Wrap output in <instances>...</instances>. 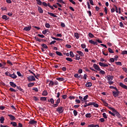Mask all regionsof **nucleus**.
<instances>
[{
    "mask_svg": "<svg viewBox=\"0 0 127 127\" xmlns=\"http://www.w3.org/2000/svg\"><path fill=\"white\" fill-rule=\"evenodd\" d=\"M108 108L109 110H111V111H112L113 113H114L113 117H117L118 119H122V118H123V116H122L115 108L111 107H108Z\"/></svg>",
    "mask_w": 127,
    "mask_h": 127,
    "instance_id": "1",
    "label": "nucleus"
},
{
    "mask_svg": "<svg viewBox=\"0 0 127 127\" xmlns=\"http://www.w3.org/2000/svg\"><path fill=\"white\" fill-rule=\"evenodd\" d=\"M56 112H58L59 114H63V113H64V108L62 106L59 107L56 109Z\"/></svg>",
    "mask_w": 127,
    "mask_h": 127,
    "instance_id": "2",
    "label": "nucleus"
},
{
    "mask_svg": "<svg viewBox=\"0 0 127 127\" xmlns=\"http://www.w3.org/2000/svg\"><path fill=\"white\" fill-rule=\"evenodd\" d=\"M112 94L114 98H118V97H119V95L120 94V91H119V90L117 89L116 91H112Z\"/></svg>",
    "mask_w": 127,
    "mask_h": 127,
    "instance_id": "3",
    "label": "nucleus"
},
{
    "mask_svg": "<svg viewBox=\"0 0 127 127\" xmlns=\"http://www.w3.org/2000/svg\"><path fill=\"white\" fill-rule=\"evenodd\" d=\"M60 101H61L60 98H58L56 102V104H54L53 105V108H57V107H58V106H59V104H60Z\"/></svg>",
    "mask_w": 127,
    "mask_h": 127,
    "instance_id": "4",
    "label": "nucleus"
},
{
    "mask_svg": "<svg viewBox=\"0 0 127 127\" xmlns=\"http://www.w3.org/2000/svg\"><path fill=\"white\" fill-rule=\"evenodd\" d=\"M27 78L29 82H33V81H35L36 80L35 77H34L33 75H30L27 77Z\"/></svg>",
    "mask_w": 127,
    "mask_h": 127,
    "instance_id": "5",
    "label": "nucleus"
},
{
    "mask_svg": "<svg viewBox=\"0 0 127 127\" xmlns=\"http://www.w3.org/2000/svg\"><path fill=\"white\" fill-rule=\"evenodd\" d=\"M28 124L29 125H32V126H34V125L37 124V121L34 120V119H31Z\"/></svg>",
    "mask_w": 127,
    "mask_h": 127,
    "instance_id": "6",
    "label": "nucleus"
},
{
    "mask_svg": "<svg viewBox=\"0 0 127 127\" xmlns=\"http://www.w3.org/2000/svg\"><path fill=\"white\" fill-rule=\"evenodd\" d=\"M119 86L123 88V89H125V90H127V86L123 83V82H120Z\"/></svg>",
    "mask_w": 127,
    "mask_h": 127,
    "instance_id": "7",
    "label": "nucleus"
},
{
    "mask_svg": "<svg viewBox=\"0 0 127 127\" xmlns=\"http://www.w3.org/2000/svg\"><path fill=\"white\" fill-rule=\"evenodd\" d=\"M107 80H108V81H112L114 80V76H111L110 75H108L107 76Z\"/></svg>",
    "mask_w": 127,
    "mask_h": 127,
    "instance_id": "8",
    "label": "nucleus"
},
{
    "mask_svg": "<svg viewBox=\"0 0 127 127\" xmlns=\"http://www.w3.org/2000/svg\"><path fill=\"white\" fill-rule=\"evenodd\" d=\"M8 117H9V119L10 120V121H15V120H16L15 117H14L12 115L8 114Z\"/></svg>",
    "mask_w": 127,
    "mask_h": 127,
    "instance_id": "9",
    "label": "nucleus"
},
{
    "mask_svg": "<svg viewBox=\"0 0 127 127\" xmlns=\"http://www.w3.org/2000/svg\"><path fill=\"white\" fill-rule=\"evenodd\" d=\"M93 67L94 68V69H95V70H97V71H100V70H101L100 67L96 64H93Z\"/></svg>",
    "mask_w": 127,
    "mask_h": 127,
    "instance_id": "10",
    "label": "nucleus"
},
{
    "mask_svg": "<svg viewBox=\"0 0 127 127\" xmlns=\"http://www.w3.org/2000/svg\"><path fill=\"white\" fill-rule=\"evenodd\" d=\"M5 65H6V63L5 62H3L2 63H0V68H2V69L4 68Z\"/></svg>",
    "mask_w": 127,
    "mask_h": 127,
    "instance_id": "11",
    "label": "nucleus"
},
{
    "mask_svg": "<svg viewBox=\"0 0 127 127\" xmlns=\"http://www.w3.org/2000/svg\"><path fill=\"white\" fill-rule=\"evenodd\" d=\"M89 42L90 43V44H93V45H98V43L93 41V40H90Z\"/></svg>",
    "mask_w": 127,
    "mask_h": 127,
    "instance_id": "12",
    "label": "nucleus"
},
{
    "mask_svg": "<svg viewBox=\"0 0 127 127\" xmlns=\"http://www.w3.org/2000/svg\"><path fill=\"white\" fill-rule=\"evenodd\" d=\"M94 104H95V102H91L89 103L88 104H85V105H84L83 106V107H84V108H86V107H89V106H93V105H94Z\"/></svg>",
    "mask_w": 127,
    "mask_h": 127,
    "instance_id": "13",
    "label": "nucleus"
},
{
    "mask_svg": "<svg viewBox=\"0 0 127 127\" xmlns=\"http://www.w3.org/2000/svg\"><path fill=\"white\" fill-rule=\"evenodd\" d=\"M31 29V26H27L24 28L23 30H25V31H29Z\"/></svg>",
    "mask_w": 127,
    "mask_h": 127,
    "instance_id": "14",
    "label": "nucleus"
},
{
    "mask_svg": "<svg viewBox=\"0 0 127 127\" xmlns=\"http://www.w3.org/2000/svg\"><path fill=\"white\" fill-rule=\"evenodd\" d=\"M9 84H10V85H11V87H12L13 88H15V87H17L16 84L15 83H14V82H13L12 81H10L9 82Z\"/></svg>",
    "mask_w": 127,
    "mask_h": 127,
    "instance_id": "15",
    "label": "nucleus"
},
{
    "mask_svg": "<svg viewBox=\"0 0 127 127\" xmlns=\"http://www.w3.org/2000/svg\"><path fill=\"white\" fill-rule=\"evenodd\" d=\"M38 10L39 13H42L43 12V9L40 6H38Z\"/></svg>",
    "mask_w": 127,
    "mask_h": 127,
    "instance_id": "16",
    "label": "nucleus"
},
{
    "mask_svg": "<svg viewBox=\"0 0 127 127\" xmlns=\"http://www.w3.org/2000/svg\"><path fill=\"white\" fill-rule=\"evenodd\" d=\"M34 39H35L36 41H38V42H41L43 41V39H39L38 37H34Z\"/></svg>",
    "mask_w": 127,
    "mask_h": 127,
    "instance_id": "17",
    "label": "nucleus"
},
{
    "mask_svg": "<svg viewBox=\"0 0 127 127\" xmlns=\"http://www.w3.org/2000/svg\"><path fill=\"white\" fill-rule=\"evenodd\" d=\"M89 98V95H86L83 97V101H84L85 104H87V99Z\"/></svg>",
    "mask_w": 127,
    "mask_h": 127,
    "instance_id": "18",
    "label": "nucleus"
},
{
    "mask_svg": "<svg viewBox=\"0 0 127 127\" xmlns=\"http://www.w3.org/2000/svg\"><path fill=\"white\" fill-rule=\"evenodd\" d=\"M10 77L11 78H12V79H16V78H17V76H16V75L14 74V73H13L12 74H10Z\"/></svg>",
    "mask_w": 127,
    "mask_h": 127,
    "instance_id": "19",
    "label": "nucleus"
},
{
    "mask_svg": "<svg viewBox=\"0 0 127 127\" xmlns=\"http://www.w3.org/2000/svg\"><path fill=\"white\" fill-rule=\"evenodd\" d=\"M86 87H88V88H90V87H92V82H87L85 84Z\"/></svg>",
    "mask_w": 127,
    "mask_h": 127,
    "instance_id": "20",
    "label": "nucleus"
},
{
    "mask_svg": "<svg viewBox=\"0 0 127 127\" xmlns=\"http://www.w3.org/2000/svg\"><path fill=\"white\" fill-rule=\"evenodd\" d=\"M76 53H77V54H79V55H80V56H81V57H83V56H84V53H83V52L80 51H77Z\"/></svg>",
    "mask_w": 127,
    "mask_h": 127,
    "instance_id": "21",
    "label": "nucleus"
},
{
    "mask_svg": "<svg viewBox=\"0 0 127 127\" xmlns=\"http://www.w3.org/2000/svg\"><path fill=\"white\" fill-rule=\"evenodd\" d=\"M34 86V82H31L28 84V87L31 88V87H33Z\"/></svg>",
    "mask_w": 127,
    "mask_h": 127,
    "instance_id": "22",
    "label": "nucleus"
},
{
    "mask_svg": "<svg viewBox=\"0 0 127 127\" xmlns=\"http://www.w3.org/2000/svg\"><path fill=\"white\" fill-rule=\"evenodd\" d=\"M102 102L105 107H108V108H109V107H110V106H109V104L108 103H107V102H106V101L102 99Z\"/></svg>",
    "mask_w": 127,
    "mask_h": 127,
    "instance_id": "23",
    "label": "nucleus"
},
{
    "mask_svg": "<svg viewBox=\"0 0 127 127\" xmlns=\"http://www.w3.org/2000/svg\"><path fill=\"white\" fill-rule=\"evenodd\" d=\"M41 46L42 47H43V48H44L45 49H48V47L47 46V45L45 44H41Z\"/></svg>",
    "mask_w": 127,
    "mask_h": 127,
    "instance_id": "24",
    "label": "nucleus"
},
{
    "mask_svg": "<svg viewBox=\"0 0 127 127\" xmlns=\"http://www.w3.org/2000/svg\"><path fill=\"white\" fill-rule=\"evenodd\" d=\"M56 80L58 81H60V82H63L64 81V77H58L56 78Z\"/></svg>",
    "mask_w": 127,
    "mask_h": 127,
    "instance_id": "25",
    "label": "nucleus"
},
{
    "mask_svg": "<svg viewBox=\"0 0 127 127\" xmlns=\"http://www.w3.org/2000/svg\"><path fill=\"white\" fill-rule=\"evenodd\" d=\"M48 14H50V15H51V16H53V17H57V15H55V14L53 13H51L50 12H48Z\"/></svg>",
    "mask_w": 127,
    "mask_h": 127,
    "instance_id": "26",
    "label": "nucleus"
},
{
    "mask_svg": "<svg viewBox=\"0 0 127 127\" xmlns=\"http://www.w3.org/2000/svg\"><path fill=\"white\" fill-rule=\"evenodd\" d=\"M3 122H4V117H0V124H3Z\"/></svg>",
    "mask_w": 127,
    "mask_h": 127,
    "instance_id": "27",
    "label": "nucleus"
},
{
    "mask_svg": "<svg viewBox=\"0 0 127 127\" xmlns=\"http://www.w3.org/2000/svg\"><path fill=\"white\" fill-rule=\"evenodd\" d=\"M48 102L51 103V104L54 105V99H53V98H51L50 100H48Z\"/></svg>",
    "mask_w": 127,
    "mask_h": 127,
    "instance_id": "28",
    "label": "nucleus"
},
{
    "mask_svg": "<svg viewBox=\"0 0 127 127\" xmlns=\"http://www.w3.org/2000/svg\"><path fill=\"white\" fill-rule=\"evenodd\" d=\"M10 125H12V126L13 127H17V124H16V122H10Z\"/></svg>",
    "mask_w": 127,
    "mask_h": 127,
    "instance_id": "29",
    "label": "nucleus"
},
{
    "mask_svg": "<svg viewBox=\"0 0 127 127\" xmlns=\"http://www.w3.org/2000/svg\"><path fill=\"white\" fill-rule=\"evenodd\" d=\"M42 95V96H47L48 95V92H47V91L44 90L43 92Z\"/></svg>",
    "mask_w": 127,
    "mask_h": 127,
    "instance_id": "30",
    "label": "nucleus"
},
{
    "mask_svg": "<svg viewBox=\"0 0 127 127\" xmlns=\"http://www.w3.org/2000/svg\"><path fill=\"white\" fill-rule=\"evenodd\" d=\"M49 86L50 87H52V86H54V82H53V81L52 80H50Z\"/></svg>",
    "mask_w": 127,
    "mask_h": 127,
    "instance_id": "31",
    "label": "nucleus"
},
{
    "mask_svg": "<svg viewBox=\"0 0 127 127\" xmlns=\"http://www.w3.org/2000/svg\"><path fill=\"white\" fill-rule=\"evenodd\" d=\"M2 19H4L5 20H7V19H8V17H7V16H6V15H3V16H2Z\"/></svg>",
    "mask_w": 127,
    "mask_h": 127,
    "instance_id": "32",
    "label": "nucleus"
},
{
    "mask_svg": "<svg viewBox=\"0 0 127 127\" xmlns=\"http://www.w3.org/2000/svg\"><path fill=\"white\" fill-rule=\"evenodd\" d=\"M74 37H75V38H76L77 39H79V33H74Z\"/></svg>",
    "mask_w": 127,
    "mask_h": 127,
    "instance_id": "33",
    "label": "nucleus"
},
{
    "mask_svg": "<svg viewBox=\"0 0 127 127\" xmlns=\"http://www.w3.org/2000/svg\"><path fill=\"white\" fill-rule=\"evenodd\" d=\"M48 32V29H45L42 31V33L43 34H44V35H46Z\"/></svg>",
    "mask_w": 127,
    "mask_h": 127,
    "instance_id": "34",
    "label": "nucleus"
},
{
    "mask_svg": "<svg viewBox=\"0 0 127 127\" xmlns=\"http://www.w3.org/2000/svg\"><path fill=\"white\" fill-rule=\"evenodd\" d=\"M56 53L57 55H58L59 56H63V54H62L60 52L56 51Z\"/></svg>",
    "mask_w": 127,
    "mask_h": 127,
    "instance_id": "35",
    "label": "nucleus"
},
{
    "mask_svg": "<svg viewBox=\"0 0 127 127\" xmlns=\"http://www.w3.org/2000/svg\"><path fill=\"white\" fill-rule=\"evenodd\" d=\"M73 113L74 117H77V116L78 115V112L77 111V110H73Z\"/></svg>",
    "mask_w": 127,
    "mask_h": 127,
    "instance_id": "36",
    "label": "nucleus"
},
{
    "mask_svg": "<svg viewBox=\"0 0 127 127\" xmlns=\"http://www.w3.org/2000/svg\"><path fill=\"white\" fill-rule=\"evenodd\" d=\"M86 118H92V114L91 113H87L85 115Z\"/></svg>",
    "mask_w": 127,
    "mask_h": 127,
    "instance_id": "37",
    "label": "nucleus"
},
{
    "mask_svg": "<svg viewBox=\"0 0 127 127\" xmlns=\"http://www.w3.org/2000/svg\"><path fill=\"white\" fill-rule=\"evenodd\" d=\"M17 89H18L20 91L22 92L23 93H24V90L22 89L20 86H17Z\"/></svg>",
    "mask_w": 127,
    "mask_h": 127,
    "instance_id": "38",
    "label": "nucleus"
},
{
    "mask_svg": "<svg viewBox=\"0 0 127 127\" xmlns=\"http://www.w3.org/2000/svg\"><path fill=\"white\" fill-rule=\"evenodd\" d=\"M37 1V3L39 4V5H41L42 4V2L40 0H36Z\"/></svg>",
    "mask_w": 127,
    "mask_h": 127,
    "instance_id": "39",
    "label": "nucleus"
},
{
    "mask_svg": "<svg viewBox=\"0 0 127 127\" xmlns=\"http://www.w3.org/2000/svg\"><path fill=\"white\" fill-rule=\"evenodd\" d=\"M47 99L46 97H42L40 98V100L43 101L44 102H45L46 101H47Z\"/></svg>",
    "mask_w": 127,
    "mask_h": 127,
    "instance_id": "40",
    "label": "nucleus"
},
{
    "mask_svg": "<svg viewBox=\"0 0 127 127\" xmlns=\"http://www.w3.org/2000/svg\"><path fill=\"white\" fill-rule=\"evenodd\" d=\"M65 60H67V61H68L69 62H73V60L70 58H66Z\"/></svg>",
    "mask_w": 127,
    "mask_h": 127,
    "instance_id": "41",
    "label": "nucleus"
},
{
    "mask_svg": "<svg viewBox=\"0 0 127 127\" xmlns=\"http://www.w3.org/2000/svg\"><path fill=\"white\" fill-rule=\"evenodd\" d=\"M98 71H100L99 73L100 74H102V75H105V74H106V72H105V71L103 70H101V69L100 70H98Z\"/></svg>",
    "mask_w": 127,
    "mask_h": 127,
    "instance_id": "42",
    "label": "nucleus"
},
{
    "mask_svg": "<svg viewBox=\"0 0 127 127\" xmlns=\"http://www.w3.org/2000/svg\"><path fill=\"white\" fill-rule=\"evenodd\" d=\"M49 56H50V57H52V58H54V57H55V54H52V53H49Z\"/></svg>",
    "mask_w": 127,
    "mask_h": 127,
    "instance_id": "43",
    "label": "nucleus"
},
{
    "mask_svg": "<svg viewBox=\"0 0 127 127\" xmlns=\"http://www.w3.org/2000/svg\"><path fill=\"white\" fill-rule=\"evenodd\" d=\"M69 55L71 57H75V55H74V53L72 51L69 52Z\"/></svg>",
    "mask_w": 127,
    "mask_h": 127,
    "instance_id": "44",
    "label": "nucleus"
},
{
    "mask_svg": "<svg viewBox=\"0 0 127 127\" xmlns=\"http://www.w3.org/2000/svg\"><path fill=\"white\" fill-rule=\"evenodd\" d=\"M109 88L110 89H114V90H115L116 91H118V88L114 86H110L109 87Z\"/></svg>",
    "mask_w": 127,
    "mask_h": 127,
    "instance_id": "45",
    "label": "nucleus"
},
{
    "mask_svg": "<svg viewBox=\"0 0 127 127\" xmlns=\"http://www.w3.org/2000/svg\"><path fill=\"white\" fill-rule=\"evenodd\" d=\"M88 36L89 37H90V38H94V35H93V34H92V33H89Z\"/></svg>",
    "mask_w": 127,
    "mask_h": 127,
    "instance_id": "46",
    "label": "nucleus"
},
{
    "mask_svg": "<svg viewBox=\"0 0 127 127\" xmlns=\"http://www.w3.org/2000/svg\"><path fill=\"white\" fill-rule=\"evenodd\" d=\"M108 51L109 52V53H112V54H114V51H113V50H112V49H111V48H108Z\"/></svg>",
    "mask_w": 127,
    "mask_h": 127,
    "instance_id": "47",
    "label": "nucleus"
},
{
    "mask_svg": "<svg viewBox=\"0 0 127 127\" xmlns=\"http://www.w3.org/2000/svg\"><path fill=\"white\" fill-rule=\"evenodd\" d=\"M115 64H116V65H119V66H122L123 65V64H122V62H116Z\"/></svg>",
    "mask_w": 127,
    "mask_h": 127,
    "instance_id": "48",
    "label": "nucleus"
},
{
    "mask_svg": "<svg viewBox=\"0 0 127 127\" xmlns=\"http://www.w3.org/2000/svg\"><path fill=\"white\" fill-rule=\"evenodd\" d=\"M35 76V77L36 78V79H37L38 80V77H40V74L39 73H37V75H36L35 74V75H34Z\"/></svg>",
    "mask_w": 127,
    "mask_h": 127,
    "instance_id": "49",
    "label": "nucleus"
},
{
    "mask_svg": "<svg viewBox=\"0 0 127 127\" xmlns=\"http://www.w3.org/2000/svg\"><path fill=\"white\" fill-rule=\"evenodd\" d=\"M45 27L47 28H50V24L48 23H46L45 24Z\"/></svg>",
    "mask_w": 127,
    "mask_h": 127,
    "instance_id": "50",
    "label": "nucleus"
},
{
    "mask_svg": "<svg viewBox=\"0 0 127 127\" xmlns=\"http://www.w3.org/2000/svg\"><path fill=\"white\" fill-rule=\"evenodd\" d=\"M7 64H9V65H10L11 66H13V64H12V63H11V62H10V61L9 60L7 61Z\"/></svg>",
    "mask_w": 127,
    "mask_h": 127,
    "instance_id": "51",
    "label": "nucleus"
},
{
    "mask_svg": "<svg viewBox=\"0 0 127 127\" xmlns=\"http://www.w3.org/2000/svg\"><path fill=\"white\" fill-rule=\"evenodd\" d=\"M78 73L79 74H82V73H83V69H81V68H79L78 70Z\"/></svg>",
    "mask_w": 127,
    "mask_h": 127,
    "instance_id": "52",
    "label": "nucleus"
},
{
    "mask_svg": "<svg viewBox=\"0 0 127 127\" xmlns=\"http://www.w3.org/2000/svg\"><path fill=\"white\" fill-rule=\"evenodd\" d=\"M103 117L104 118V119H108V116H107L106 113H103Z\"/></svg>",
    "mask_w": 127,
    "mask_h": 127,
    "instance_id": "53",
    "label": "nucleus"
},
{
    "mask_svg": "<svg viewBox=\"0 0 127 127\" xmlns=\"http://www.w3.org/2000/svg\"><path fill=\"white\" fill-rule=\"evenodd\" d=\"M37 36H39V37H41V38H44V37H45V36L42 34H38Z\"/></svg>",
    "mask_w": 127,
    "mask_h": 127,
    "instance_id": "54",
    "label": "nucleus"
},
{
    "mask_svg": "<svg viewBox=\"0 0 127 127\" xmlns=\"http://www.w3.org/2000/svg\"><path fill=\"white\" fill-rule=\"evenodd\" d=\"M58 2H60L61 3L65 4V2L63 0H57Z\"/></svg>",
    "mask_w": 127,
    "mask_h": 127,
    "instance_id": "55",
    "label": "nucleus"
},
{
    "mask_svg": "<svg viewBox=\"0 0 127 127\" xmlns=\"http://www.w3.org/2000/svg\"><path fill=\"white\" fill-rule=\"evenodd\" d=\"M9 90V91H10V92H16V90H15L12 88H10Z\"/></svg>",
    "mask_w": 127,
    "mask_h": 127,
    "instance_id": "56",
    "label": "nucleus"
},
{
    "mask_svg": "<svg viewBox=\"0 0 127 127\" xmlns=\"http://www.w3.org/2000/svg\"><path fill=\"white\" fill-rule=\"evenodd\" d=\"M81 48L83 49H85V48H86V44H82L81 45Z\"/></svg>",
    "mask_w": 127,
    "mask_h": 127,
    "instance_id": "57",
    "label": "nucleus"
},
{
    "mask_svg": "<svg viewBox=\"0 0 127 127\" xmlns=\"http://www.w3.org/2000/svg\"><path fill=\"white\" fill-rule=\"evenodd\" d=\"M79 100H80V101H81L82 102V103H84V99L83 98V97L79 96Z\"/></svg>",
    "mask_w": 127,
    "mask_h": 127,
    "instance_id": "58",
    "label": "nucleus"
},
{
    "mask_svg": "<svg viewBox=\"0 0 127 127\" xmlns=\"http://www.w3.org/2000/svg\"><path fill=\"white\" fill-rule=\"evenodd\" d=\"M10 73H9V72H8V71H6L5 72V75H6V76H9V77H10Z\"/></svg>",
    "mask_w": 127,
    "mask_h": 127,
    "instance_id": "59",
    "label": "nucleus"
},
{
    "mask_svg": "<svg viewBox=\"0 0 127 127\" xmlns=\"http://www.w3.org/2000/svg\"><path fill=\"white\" fill-rule=\"evenodd\" d=\"M75 56H76V58H75L76 60H79L80 59V56H79L78 54H76Z\"/></svg>",
    "mask_w": 127,
    "mask_h": 127,
    "instance_id": "60",
    "label": "nucleus"
},
{
    "mask_svg": "<svg viewBox=\"0 0 127 127\" xmlns=\"http://www.w3.org/2000/svg\"><path fill=\"white\" fill-rule=\"evenodd\" d=\"M122 55L127 54V51H123L122 53Z\"/></svg>",
    "mask_w": 127,
    "mask_h": 127,
    "instance_id": "61",
    "label": "nucleus"
},
{
    "mask_svg": "<svg viewBox=\"0 0 127 127\" xmlns=\"http://www.w3.org/2000/svg\"><path fill=\"white\" fill-rule=\"evenodd\" d=\"M108 84H109V85H113V84H114V81L110 80L109 81H108Z\"/></svg>",
    "mask_w": 127,
    "mask_h": 127,
    "instance_id": "62",
    "label": "nucleus"
},
{
    "mask_svg": "<svg viewBox=\"0 0 127 127\" xmlns=\"http://www.w3.org/2000/svg\"><path fill=\"white\" fill-rule=\"evenodd\" d=\"M65 47L66 48H71V45L67 44L65 45Z\"/></svg>",
    "mask_w": 127,
    "mask_h": 127,
    "instance_id": "63",
    "label": "nucleus"
},
{
    "mask_svg": "<svg viewBox=\"0 0 127 127\" xmlns=\"http://www.w3.org/2000/svg\"><path fill=\"white\" fill-rule=\"evenodd\" d=\"M123 70L125 72V73H127V68L126 67H123Z\"/></svg>",
    "mask_w": 127,
    "mask_h": 127,
    "instance_id": "64",
    "label": "nucleus"
}]
</instances>
